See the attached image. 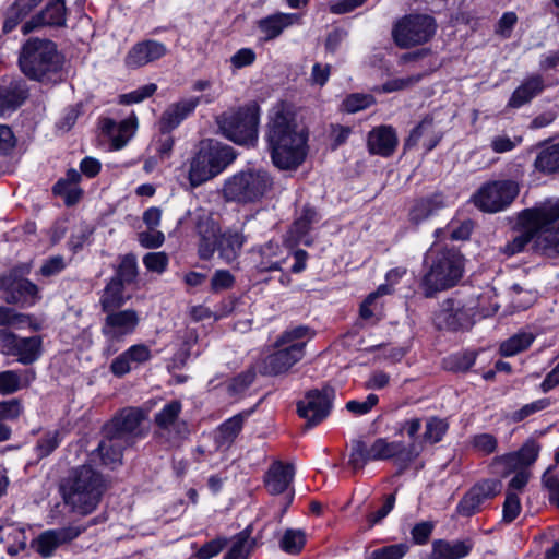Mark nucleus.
<instances>
[{"label": "nucleus", "mask_w": 559, "mask_h": 559, "mask_svg": "<svg viewBox=\"0 0 559 559\" xmlns=\"http://www.w3.org/2000/svg\"><path fill=\"white\" fill-rule=\"evenodd\" d=\"M266 141L276 168L294 171L305 162L308 152L307 134L298 128L290 114L277 111L270 119Z\"/></svg>", "instance_id": "f257e3e1"}, {"label": "nucleus", "mask_w": 559, "mask_h": 559, "mask_svg": "<svg viewBox=\"0 0 559 559\" xmlns=\"http://www.w3.org/2000/svg\"><path fill=\"white\" fill-rule=\"evenodd\" d=\"M146 414L136 407L120 411L103 427V439L96 451L105 466L115 469L122 464V454L143 438L146 432L142 427Z\"/></svg>", "instance_id": "f03ea898"}, {"label": "nucleus", "mask_w": 559, "mask_h": 559, "mask_svg": "<svg viewBox=\"0 0 559 559\" xmlns=\"http://www.w3.org/2000/svg\"><path fill=\"white\" fill-rule=\"evenodd\" d=\"M106 489L104 476L88 464L72 468L60 484L64 503L82 515L96 509Z\"/></svg>", "instance_id": "7ed1b4c3"}, {"label": "nucleus", "mask_w": 559, "mask_h": 559, "mask_svg": "<svg viewBox=\"0 0 559 559\" xmlns=\"http://www.w3.org/2000/svg\"><path fill=\"white\" fill-rule=\"evenodd\" d=\"M63 63V56L50 39L29 38L19 55V67L23 74L43 84L62 81Z\"/></svg>", "instance_id": "20e7f679"}, {"label": "nucleus", "mask_w": 559, "mask_h": 559, "mask_svg": "<svg viewBox=\"0 0 559 559\" xmlns=\"http://www.w3.org/2000/svg\"><path fill=\"white\" fill-rule=\"evenodd\" d=\"M194 229L199 237L198 254L202 260H210L217 251L226 263H231L240 255L247 236L240 229L228 228L221 231L218 224L207 214L197 216Z\"/></svg>", "instance_id": "39448f33"}, {"label": "nucleus", "mask_w": 559, "mask_h": 559, "mask_svg": "<svg viewBox=\"0 0 559 559\" xmlns=\"http://www.w3.org/2000/svg\"><path fill=\"white\" fill-rule=\"evenodd\" d=\"M426 273L420 286L427 298L455 286L463 275V257L454 248L431 247L425 255Z\"/></svg>", "instance_id": "423d86ee"}, {"label": "nucleus", "mask_w": 559, "mask_h": 559, "mask_svg": "<svg viewBox=\"0 0 559 559\" xmlns=\"http://www.w3.org/2000/svg\"><path fill=\"white\" fill-rule=\"evenodd\" d=\"M273 187L274 178L266 169L252 167L229 176L221 192L226 202L251 204L261 201Z\"/></svg>", "instance_id": "0eeeda50"}, {"label": "nucleus", "mask_w": 559, "mask_h": 559, "mask_svg": "<svg viewBox=\"0 0 559 559\" xmlns=\"http://www.w3.org/2000/svg\"><path fill=\"white\" fill-rule=\"evenodd\" d=\"M222 133L236 144L253 145L258 139L259 106L250 104L217 117Z\"/></svg>", "instance_id": "6e6552de"}, {"label": "nucleus", "mask_w": 559, "mask_h": 559, "mask_svg": "<svg viewBox=\"0 0 559 559\" xmlns=\"http://www.w3.org/2000/svg\"><path fill=\"white\" fill-rule=\"evenodd\" d=\"M519 194V186L513 180H496L483 185L473 195L476 207L487 213L507 209Z\"/></svg>", "instance_id": "1a4fd4ad"}, {"label": "nucleus", "mask_w": 559, "mask_h": 559, "mask_svg": "<svg viewBox=\"0 0 559 559\" xmlns=\"http://www.w3.org/2000/svg\"><path fill=\"white\" fill-rule=\"evenodd\" d=\"M436 32L435 20L429 15H408L393 28L392 35L396 45L408 48L428 41Z\"/></svg>", "instance_id": "9d476101"}, {"label": "nucleus", "mask_w": 559, "mask_h": 559, "mask_svg": "<svg viewBox=\"0 0 559 559\" xmlns=\"http://www.w3.org/2000/svg\"><path fill=\"white\" fill-rule=\"evenodd\" d=\"M372 445V457L376 461L393 460L399 466L400 473L406 469L423 451V444L402 441H389L386 438H378Z\"/></svg>", "instance_id": "9b49d317"}, {"label": "nucleus", "mask_w": 559, "mask_h": 559, "mask_svg": "<svg viewBox=\"0 0 559 559\" xmlns=\"http://www.w3.org/2000/svg\"><path fill=\"white\" fill-rule=\"evenodd\" d=\"M334 397L335 390L329 385L321 390H309L305 394V397L297 403V412L307 420V427H313L329 416Z\"/></svg>", "instance_id": "f8f14e48"}, {"label": "nucleus", "mask_w": 559, "mask_h": 559, "mask_svg": "<svg viewBox=\"0 0 559 559\" xmlns=\"http://www.w3.org/2000/svg\"><path fill=\"white\" fill-rule=\"evenodd\" d=\"M550 213L551 207H534L522 211L516 223L520 234L501 247L500 252L508 257L522 252L526 245L534 240L539 219Z\"/></svg>", "instance_id": "ddd939ff"}, {"label": "nucleus", "mask_w": 559, "mask_h": 559, "mask_svg": "<svg viewBox=\"0 0 559 559\" xmlns=\"http://www.w3.org/2000/svg\"><path fill=\"white\" fill-rule=\"evenodd\" d=\"M0 288L3 290L2 299L7 304L34 305L39 299L37 285L19 276L15 271L0 277Z\"/></svg>", "instance_id": "4468645a"}, {"label": "nucleus", "mask_w": 559, "mask_h": 559, "mask_svg": "<svg viewBox=\"0 0 559 559\" xmlns=\"http://www.w3.org/2000/svg\"><path fill=\"white\" fill-rule=\"evenodd\" d=\"M501 481L484 479L475 484L460 500L456 512L461 516L469 518L480 511L481 504L496 497L501 490Z\"/></svg>", "instance_id": "2eb2a0df"}, {"label": "nucleus", "mask_w": 559, "mask_h": 559, "mask_svg": "<svg viewBox=\"0 0 559 559\" xmlns=\"http://www.w3.org/2000/svg\"><path fill=\"white\" fill-rule=\"evenodd\" d=\"M106 313L102 333L108 340L121 341L127 335L132 334L140 322L139 313L133 309H112L104 311Z\"/></svg>", "instance_id": "dca6fc26"}, {"label": "nucleus", "mask_w": 559, "mask_h": 559, "mask_svg": "<svg viewBox=\"0 0 559 559\" xmlns=\"http://www.w3.org/2000/svg\"><path fill=\"white\" fill-rule=\"evenodd\" d=\"M181 409L182 405L180 401H170L158 413L155 414V425L168 436H173L174 438L178 439L187 438L189 435V429L187 424L179 418Z\"/></svg>", "instance_id": "f3484780"}, {"label": "nucleus", "mask_w": 559, "mask_h": 559, "mask_svg": "<svg viewBox=\"0 0 559 559\" xmlns=\"http://www.w3.org/2000/svg\"><path fill=\"white\" fill-rule=\"evenodd\" d=\"M306 343H293L289 346H282L275 353L269 355L264 360V373L277 376L288 371L305 355Z\"/></svg>", "instance_id": "a211bd4d"}, {"label": "nucleus", "mask_w": 559, "mask_h": 559, "mask_svg": "<svg viewBox=\"0 0 559 559\" xmlns=\"http://www.w3.org/2000/svg\"><path fill=\"white\" fill-rule=\"evenodd\" d=\"M66 21L67 8L64 0H49L39 13L25 22L22 29L24 34H28L43 26H64Z\"/></svg>", "instance_id": "6ab92c4d"}, {"label": "nucleus", "mask_w": 559, "mask_h": 559, "mask_svg": "<svg viewBox=\"0 0 559 559\" xmlns=\"http://www.w3.org/2000/svg\"><path fill=\"white\" fill-rule=\"evenodd\" d=\"M83 531L78 526L45 531L35 540L36 550L43 557H50L60 545L73 540Z\"/></svg>", "instance_id": "aec40b11"}, {"label": "nucleus", "mask_w": 559, "mask_h": 559, "mask_svg": "<svg viewBox=\"0 0 559 559\" xmlns=\"http://www.w3.org/2000/svg\"><path fill=\"white\" fill-rule=\"evenodd\" d=\"M294 476L295 467L292 463L275 461L264 474L263 483L270 495L277 496L289 488Z\"/></svg>", "instance_id": "412c9836"}, {"label": "nucleus", "mask_w": 559, "mask_h": 559, "mask_svg": "<svg viewBox=\"0 0 559 559\" xmlns=\"http://www.w3.org/2000/svg\"><path fill=\"white\" fill-rule=\"evenodd\" d=\"M167 53L164 44L147 39L134 45L126 57V64L129 68H140L150 62H154Z\"/></svg>", "instance_id": "4be33fe9"}, {"label": "nucleus", "mask_w": 559, "mask_h": 559, "mask_svg": "<svg viewBox=\"0 0 559 559\" xmlns=\"http://www.w3.org/2000/svg\"><path fill=\"white\" fill-rule=\"evenodd\" d=\"M546 87L545 79L538 73L526 76L514 90L508 102V107L520 108L540 95Z\"/></svg>", "instance_id": "5701e85b"}, {"label": "nucleus", "mask_w": 559, "mask_h": 559, "mask_svg": "<svg viewBox=\"0 0 559 559\" xmlns=\"http://www.w3.org/2000/svg\"><path fill=\"white\" fill-rule=\"evenodd\" d=\"M397 145V136L390 126H380L368 133V148L371 154L388 157Z\"/></svg>", "instance_id": "b1692460"}, {"label": "nucleus", "mask_w": 559, "mask_h": 559, "mask_svg": "<svg viewBox=\"0 0 559 559\" xmlns=\"http://www.w3.org/2000/svg\"><path fill=\"white\" fill-rule=\"evenodd\" d=\"M201 144L215 176L222 173L236 158V153L229 145L212 139L203 140Z\"/></svg>", "instance_id": "393cba45"}, {"label": "nucleus", "mask_w": 559, "mask_h": 559, "mask_svg": "<svg viewBox=\"0 0 559 559\" xmlns=\"http://www.w3.org/2000/svg\"><path fill=\"white\" fill-rule=\"evenodd\" d=\"M100 129L102 132L107 135L111 141V147L114 150L122 148L131 134L135 129V119H126L120 123H116L115 120L110 118H103L100 120Z\"/></svg>", "instance_id": "a878e982"}, {"label": "nucleus", "mask_w": 559, "mask_h": 559, "mask_svg": "<svg viewBox=\"0 0 559 559\" xmlns=\"http://www.w3.org/2000/svg\"><path fill=\"white\" fill-rule=\"evenodd\" d=\"M471 539L448 542L437 539L432 543L430 559H462L469 555L473 549Z\"/></svg>", "instance_id": "bb28decb"}, {"label": "nucleus", "mask_w": 559, "mask_h": 559, "mask_svg": "<svg viewBox=\"0 0 559 559\" xmlns=\"http://www.w3.org/2000/svg\"><path fill=\"white\" fill-rule=\"evenodd\" d=\"M28 96L24 81H12L0 86V110L2 112L15 110Z\"/></svg>", "instance_id": "cd10ccee"}, {"label": "nucleus", "mask_w": 559, "mask_h": 559, "mask_svg": "<svg viewBox=\"0 0 559 559\" xmlns=\"http://www.w3.org/2000/svg\"><path fill=\"white\" fill-rule=\"evenodd\" d=\"M213 177H215V174L212 169L211 164L209 163V158L205 154V151L203 150L202 144L200 143L199 150L190 163V183L193 187H198Z\"/></svg>", "instance_id": "c85d7f7f"}, {"label": "nucleus", "mask_w": 559, "mask_h": 559, "mask_svg": "<svg viewBox=\"0 0 559 559\" xmlns=\"http://www.w3.org/2000/svg\"><path fill=\"white\" fill-rule=\"evenodd\" d=\"M444 198L441 193H435L431 197L418 200L409 212L411 221L419 224L431 215L436 214L440 209L444 207Z\"/></svg>", "instance_id": "c756f323"}, {"label": "nucleus", "mask_w": 559, "mask_h": 559, "mask_svg": "<svg viewBox=\"0 0 559 559\" xmlns=\"http://www.w3.org/2000/svg\"><path fill=\"white\" fill-rule=\"evenodd\" d=\"M41 338L39 336L17 337L16 346L12 349L11 356L24 365H31L39 358Z\"/></svg>", "instance_id": "7c9ffc66"}, {"label": "nucleus", "mask_w": 559, "mask_h": 559, "mask_svg": "<svg viewBox=\"0 0 559 559\" xmlns=\"http://www.w3.org/2000/svg\"><path fill=\"white\" fill-rule=\"evenodd\" d=\"M539 444L534 440L526 441L522 448L515 452L503 456L501 460L509 467H526L533 464L539 453Z\"/></svg>", "instance_id": "2f4dec72"}, {"label": "nucleus", "mask_w": 559, "mask_h": 559, "mask_svg": "<svg viewBox=\"0 0 559 559\" xmlns=\"http://www.w3.org/2000/svg\"><path fill=\"white\" fill-rule=\"evenodd\" d=\"M293 14L276 13L259 21L260 31L265 35V40L278 37L284 28L293 23Z\"/></svg>", "instance_id": "473e14b6"}, {"label": "nucleus", "mask_w": 559, "mask_h": 559, "mask_svg": "<svg viewBox=\"0 0 559 559\" xmlns=\"http://www.w3.org/2000/svg\"><path fill=\"white\" fill-rule=\"evenodd\" d=\"M124 286L126 285L118 280L111 278L109 281L100 297V307L103 311L119 309L124 305L127 300L123 296Z\"/></svg>", "instance_id": "72a5a7b5"}, {"label": "nucleus", "mask_w": 559, "mask_h": 559, "mask_svg": "<svg viewBox=\"0 0 559 559\" xmlns=\"http://www.w3.org/2000/svg\"><path fill=\"white\" fill-rule=\"evenodd\" d=\"M254 545L255 540L251 537V528L247 527L234 537L233 545L224 559H248Z\"/></svg>", "instance_id": "f704fd0d"}, {"label": "nucleus", "mask_w": 559, "mask_h": 559, "mask_svg": "<svg viewBox=\"0 0 559 559\" xmlns=\"http://www.w3.org/2000/svg\"><path fill=\"white\" fill-rule=\"evenodd\" d=\"M372 454V445L367 447V444L359 439L353 440L348 465L356 473L362 469L369 461H374Z\"/></svg>", "instance_id": "c9c22d12"}, {"label": "nucleus", "mask_w": 559, "mask_h": 559, "mask_svg": "<svg viewBox=\"0 0 559 559\" xmlns=\"http://www.w3.org/2000/svg\"><path fill=\"white\" fill-rule=\"evenodd\" d=\"M535 336L528 332H520L502 342L500 345V354L509 357L527 349L533 343Z\"/></svg>", "instance_id": "e433bc0d"}, {"label": "nucleus", "mask_w": 559, "mask_h": 559, "mask_svg": "<svg viewBox=\"0 0 559 559\" xmlns=\"http://www.w3.org/2000/svg\"><path fill=\"white\" fill-rule=\"evenodd\" d=\"M447 307H443L440 311L436 313L435 323L438 329H448V330H457L464 326L461 322V317L463 316L462 311H454L452 308V301L448 300L445 302Z\"/></svg>", "instance_id": "4c0bfd02"}, {"label": "nucleus", "mask_w": 559, "mask_h": 559, "mask_svg": "<svg viewBox=\"0 0 559 559\" xmlns=\"http://www.w3.org/2000/svg\"><path fill=\"white\" fill-rule=\"evenodd\" d=\"M245 418L246 415L237 414L223 423L219 426L218 435L216 437L217 442L221 445L231 443L242 429Z\"/></svg>", "instance_id": "58836bf2"}, {"label": "nucleus", "mask_w": 559, "mask_h": 559, "mask_svg": "<svg viewBox=\"0 0 559 559\" xmlns=\"http://www.w3.org/2000/svg\"><path fill=\"white\" fill-rule=\"evenodd\" d=\"M11 539L16 542L17 544L8 545L7 551L9 555L15 556L21 550L25 549L26 536L22 528H17L14 526H0V543H9Z\"/></svg>", "instance_id": "ea45409f"}, {"label": "nucleus", "mask_w": 559, "mask_h": 559, "mask_svg": "<svg viewBox=\"0 0 559 559\" xmlns=\"http://www.w3.org/2000/svg\"><path fill=\"white\" fill-rule=\"evenodd\" d=\"M138 276V263L136 258L132 253L123 255L116 270L112 278L118 280L124 285H130L135 282Z\"/></svg>", "instance_id": "a19ab883"}, {"label": "nucleus", "mask_w": 559, "mask_h": 559, "mask_svg": "<svg viewBox=\"0 0 559 559\" xmlns=\"http://www.w3.org/2000/svg\"><path fill=\"white\" fill-rule=\"evenodd\" d=\"M535 167L543 173L559 171V143L543 150L535 160Z\"/></svg>", "instance_id": "79ce46f5"}, {"label": "nucleus", "mask_w": 559, "mask_h": 559, "mask_svg": "<svg viewBox=\"0 0 559 559\" xmlns=\"http://www.w3.org/2000/svg\"><path fill=\"white\" fill-rule=\"evenodd\" d=\"M318 213L310 206H305L300 216L294 222L292 234L297 240H301L311 228V225L318 222Z\"/></svg>", "instance_id": "37998d69"}, {"label": "nucleus", "mask_w": 559, "mask_h": 559, "mask_svg": "<svg viewBox=\"0 0 559 559\" xmlns=\"http://www.w3.org/2000/svg\"><path fill=\"white\" fill-rule=\"evenodd\" d=\"M61 433L59 430L47 431L37 441L35 452L37 459H44L50 455L60 444Z\"/></svg>", "instance_id": "c03bdc74"}, {"label": "nucleus", "mask_w": 559, "mask_h": 559, "mask_svg": "<svg viewBox=\"0 0 559 559\" xmlns=\"http://www.w3.org/2000/svg\"><path fill=\"white\" fill-rule=\"evenodd\" d=\"M449 428L444 419L438 417H430L426 423V430L423 435L424 441L428 443H437L441 441Z\"/></svg>", "instance_id": "a18cd8bd"}, {"label": "nucleus", "mask_w": 559, "mask_h": 559, "mask_svg": "<svg viewBox=\"0 0 559 559\" xmlns=\"http://www.w3.org/2000/svg\"><path fill=\"white\" fill-rule=\"evenodd\" d=\"M305 545V534L300 530H287L282 539L281 547L285 552L298 554Z\"/></svg>", "instance_id": "49530a36"}, {"label": "nucleus", "mask_w": 559, "mask_h": 559, "mask_svg": "<svg viewBox=\"0 0 559 559\" xmlns=\"http://www.w3.org/2000/svg\"><path fill=\"white\" fill-rule=\"evenodd\" d=\"M475 352H465L448 357L444 364L451 371H467L475 364Z\"/></svg>", "instance_id": "de8ad7c7"}, {"label": "nucleus", "mask_w": 559, "mask_h": 559, "mask_svg": "<svg viewBox=\"0 0 559 559\" xmlns=\"http://www.w3.org/2000/svg\"><path fill=\"white\" fill-rule=\"evenodd\" d=\"M406 544H393L371 552L369 559H402L408 551Z\"/></svg>", "instance_id": "09e8293b"}, {"label": "nucleus", "mask_w": 559, "mask_h": 559, "mask_svg": "<svg viewBox=\"0 0 559 559\" xmlns=\"http://www.w3.org/2000/svg\"><path fill=\"white\" fill-rule=\"evenodd\" d=\"M310 335V330L307 326L300 325L296 326L292 330L285 331L276 341V347L289 346L293 343H306L305 341H300Z\"/></svg>", "instance_id": "8fccbe9b"}, {"label": "nucleus", "mask_w": 559, "mask_h": 559, "mask_svg": "<svg viewBox=\"0 0 559 559\" xmlns=\"http://www.w3.org/2000/svg\"><path fill=\"white\" fill-rule=\"evenodd\" d=\"M183 119V116L178 111V109L174 105L169 106L164 111L160 118V132L170 133V131L177 128Z\"/></svg>", "instance_id": "3c124183"}, {"label": "nucleus", "mask_w": 559, "mask_h": 559, "mask_svg": "<svg viewBox=\"0 0 559 559\" xmlns=\"http://www.w3.org/2000/svg\"><path fill=\"white\" fill-rule=\"evenodd\" d=\"M433 126V119L430 116H426L418 126H416L409 133L405 141L404 146L411 148L415 146L419 139L431 132Z\"/></svg>", "instance_id": "603ef678"}, {"label": "nucleus", "mask_w": 559, "mask_h": 559, "mask_svg": "<svg viewBox=\"0 0 559 559\" xmlns=\"http://www.w3.org/2000/svg\"><path fill=\"white\" fill-rule=\"evenodd\" d=\"M156 90H157L156 84H154V83L146 84L133 92L121 95L120 103L126 104V105L140 103V102L151 97L156 92Z\"/></svg>", "instance_id": "864d4df0"}, {"label": "nucleus", "mask_w": 559, "mask_h": 559, "mask_svg": "<svg viewBox=\"0 0 559 559\" xmlns=\"http://www.w3.org/2000/svg\"><path fill=\"white\" fill-rule=\"evenodd\" d=\"M21 388V377L16 371L7 370L0 372V392L12 394Z\"/></svg>", "instance_id": "5fc2aeb1"}, {"label": "nucleus", "mask_w": 559, "mask_h": 559, "mask_svg": "<svg viewBox=\"0 0 559 559\" xmlns=\"http://www.w3.org/2000/svg\"><path fill=\"white\" fill-rule=\"evenodd\" d=\"M379 402V397L376 394H369L365 401H348L345 408L355 415L368 414Z\"/></svg>", "instance_id": "6e6d98bb"}, {"label": "nucleus", "mask_w": 559, "mask_h": 559, "mask_svg": "<svg viewBox=\"0 0 559 559\" xmlns=\"http://www.w3.org/2000/svg\"><path fill=\"white\" fill-rule=\"evenodd\" d=\"M423 76H424V74L419 73V74H414V75H409L406 78H399V79L390 80L383 84L382 91L385 93H391V92L408 88L411 86H414L418 82H420Z\"/></svg>", "instance_id": "4d7b16f0"}, {"label": "nucleus", "mask_w": 559, "mask_h": 559, "mask_svg": "<svg viewBox=\"0 0 559 559\" xmlns=\"http://www.w3.org/2000/svg\"><path fill=\"white\" fill-rule=\"evenodd\" d=\"M228 539L225 537H217L205 543L197 552L198 559H210L218 555L227 545Z\"/></svg>", "instance_id": "13d9d810"}, {"label": "nucleus", "mask_w": 559, "mask_h": 559, "mask_svg": "<svg viewBox=\"0 0 559 559\" xmlns=\"http://www.w3.org/2000/svg\"><path fill=\"white\" fill-rule=\"evenodd\" d=\"M521 511V503L516 492L507 490L506 500L503 503V520L512 522Z\"/></svg>", "instance_id": "bf43d9fd"}, {"label": "nucleus", "mask_w": 559, "mask_h": 559, "mask_svg": "<svg viewBox=\"0 0 559 559\" xmlns=\"http://www.w3.org/2000/svg\"><path fill=\"white\" fill-rule=\"evenodd\" d=\"M143 263L148 271L162 273L168 264V255L165 252H150L144 255Z\"/></svg>", "instance_id": "052dcab7"}, {"label": "nucleus", "mask_w": 559, "mask_h": 559, "mask_svg": "<svg viewBox=\"0 0 559 559\" xmlns=\"http://www.w3.org/2000/svg\"><path fill=\"white\" fill-rule=\"evenodd\" d=\"M552 469L554 466L548 467L544 473L542 480L549 491V501L559 507V478L552 475Z\"/></svg>", "instance_id": "680f3d73"}, {"label": "nucleus", "mask_w": 559, "mask_h": 559, "mask_svg": "<svg viewBox=\"0 0 559 559\" xmlns=\"http://www.w3.org/2000/svg\"><path fill=\"white\" fill-rule=\"evenodd\" d=\"M234 282L235 278L229 271L218 270L211 278V288L213 292L217 293L230 288Z\"/></svg>", "instance_id": "e2e57ef3"}, {"label": "nucleus", "mask_w": 559, "mask_h": 559, "mask_svg": "<svg viewBox=\"0 0 559 559\" xmlns=\"http://www.w3.org/2000/svg\"><path fill=\"white\" fill-rule=\"evenodd\" d=\"M473 445L483 454H490L497 449V439L490 433L477 435L473 439Z\"/></svg>", "instance_id": "0e129e2a"}, {"label": "nucleus", "mask_w": 559, "mask_h": 559, "mask_svg": "<svg viewBox=\"0 0 559 559\" xmlns=\"http://www.w3.org/2000/svg\"><path fill=\"white\" fill-rule=\"evenodd\" d=\"M66 267L64 259L61 255L51 257L40 266L39 273L45 277L59 274Z\"/></svg>", "instance_id": "69168bd1"}, {"label": "nucleus", "mask_w": 559, "mask_h": 559, "mask_svg": "<svg viewBox=\"0 0 559 559\" xmlns=\"http://www.w3.org/2000/svg\"><path fill=\"white\" fill-rule=\"evenodd\" d=\"M254 379L255 371L253 369H249L233 379L231 383L229 384V390L233 393H240L245 391L250 384H252Z\"/></svg>", "instance_id": "338daca9"}, {"label": "nucleus", "mask_w": 559, "mask_h": 559, "mask_svg": "<svg viewBox=\"0 0 559 559\" xmlns=\"http://www.w3.org/2000/svg\"><path fill=\"white\" fill-rule=\"evenodd\" d=\"M165 241V236L162 231L150 230L139 234V242L144 248H159Z\"/></svg>", "instance_id": "774afa93"}]
</instances>
